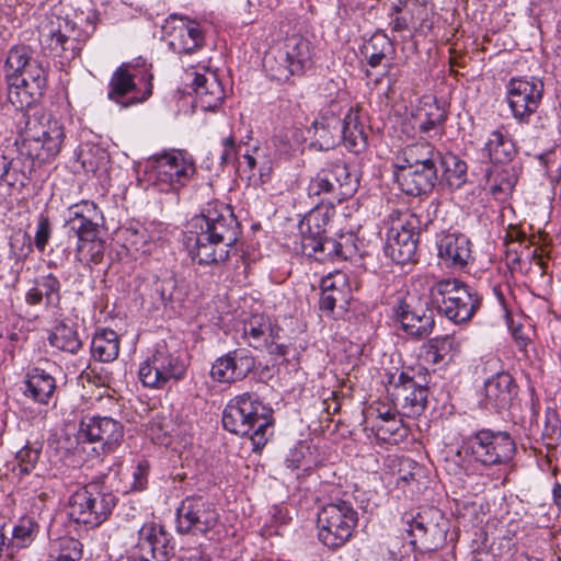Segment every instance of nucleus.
Here are the masks:
<instances>
[{"instance_id":"32","label":"nucleus","mask_w":561,"mask_h":561,"mask_svg":"<svg viewBox=\"0 0 561 561\" xmlns=\"http://www.w3.org/2000/svg\"><path fill=\"white\" fill-rule=\"evenodd\" d=\"M340 140L354 153L363 152L367 147V134L357 108L350 107L342 121Z\"/></svg>"},{"instance_id":"15","label":"nucleus","mask_w":561,"mask_h":561,"mask_svg":"<svg viewBox=\"0 0 561 561\" xmlns=\"http://www.w3.org/2000/svg\"><path fill=\"white\" fill-rule=\"evenodd\" d=\"M282 333L283 329L264 314H252L243 323V336L248 344L274 357L288 354V345L283 342Z\"/></svg>"},{"instance_id":"3","label":"nucleus","mask_w":561,"mask_h":561,"mask_svg":"<svg viewBox=\"0 0 561 561\" xmlns=\"http://www.w3.org/2000/svg\"><path fill=\"white\" fill-rule=\"evenodd\" d=\"M438 202H431L426 215L407 213L404 219L388 231L385 253L393 262L405 264L415 261L419 234L434 220Z\"/></svg>"},{"instance_id":"10","label":"nucleus","mask_w":561,"mask_h":561,"mask_svg":"<svg viewBox=\"0 0 561 561\" xmlns=\"http://www.w3.org/2000/svg\"><path fill=\"white\" fill-rule=\"evenodd\" d=\"M195 173V164L181 151L157 156L152 162V186L163 193L179 192Z\"/></svg>"},{"instance_id":"41","label":"nucleus","mask_w":561,"mask_h":561,"mask_svg":"<svg viewBox=\"0 0 561 561\" xmlns=\"http://www.w3.org/2000/svg\"><path fill=\"white\" fill-rule=\"evenodd\" d=\"M364 54L368 65L373 68L381 65L382 60L393 55V42L381 31L376 32L364 46Z\"/></svg>"},{"instance_id":"47","label":"nucleus","mask_w":561,"mask_h":561,"mask_svg":"<svg viewBox=\"0 0 561 561\" xmlns=\"http://www.w3.org/2000/svg\"><path fill=\"white\" fill-rule=\"evenodd\" d=\"M439 163L445 168L444 175L451 187L459 188L465 184L467 176V163L455 154L440 158Z\"/></svg>"},{"instance_id":"11","label":"nucleus","mask_w":561,"mask_h":561,"mask_svg":"<svg viewBox=\"0 0 561 561\" xmlns=\"http://www.w3.org/2000/svg\"><path fill=\"white\" fill-rule=\"evenodd\" d=\"M194 226L219 242L224 248L232 249L240 234V225L232 208L219 201H211L203 208L202 214L194 218Z\"/></svg>"},{"instance_id":"58","label":"nucleus","mask_w":561,"mask_h":561,"mask_svg":"<svg viewBox=\"0 0 561 561\" xmlns=\"http://www.w3.org/2000/svg\"><path fill=\"white\" fill-rule=\"evenodd\" d=\"M413 21H414V13H411V15L410 14H399V15H396L394 18H391L390 26L393 32L401 33V32L408 31L410 28V25L413 23Z\"/></svg>"},{"instance_id":"5","label":"nucleus","mask_w":561,"mask_h":561,"mask_svg":"<svg viewBox=\"0 0 561 561\" xmlns=\"http://www.w3.org/2000/svg\"><path fill=\"white\" fill-rule=\"evenodd\" d=\"M357 523L358 514L350 502H330L318 513V538L329 549L337 550L353 537Z\"/></svg>"},{"instance_id":"34","label":"nucleus","mask_w":561,"mask_h":561,"mask_svg":"<svg viewBox=\"0 0 561 561\" xmlns=\"http://www.w3.org/2000/svg\"><path fill=\"white\" fill-rule=\"evenodd\" d=\"M301 247L306 255L321 262L347 257L340 241L324 236L317 239L313 237L301 238Z\"/></svg>"},{"instance_id":"56","label":"nucleus","mask_w":561,"mask_h":561,"mask_svg":"<svg viewBox=\"0 0 561 561\" xmlns=\"http://www.w3.org/2000/svg\"><path fill=\"white\" fill-rule=\"evenodd\" d=\"M149 462L147 460H140L133 472V489L141 491L147 486L148 474H149Z\"/></svg>"},{"instance_id":"59","label":"nucleus","mask_w":561,"mask_h":561,"mask_svg":"<svg viewBox=\"0 0 561 561\" xmlns=\"http://www.w3.org/2000/svg\"><path fill=\"white\" fill-rule=\"evenodd\" d=\"M414 9H419L417 4L414 1H402L400 0L398 3L392 4L390 9V18H394L399 14H410L414 13Z\"/></svg>"},{"instance_id":"50","label":"nucleus","mask_w":561,"mask_h":561,"mask_svg":"<svg viewBox=\"0 0 561 561\" xmlns=\"http://www.w3.org/2000/svg\"><path fill=\"white\" fill-rule=\"evenodd\" d=\"M7 81V98L8 101L15 107L23 108L24 106H28L36 96L28 95L25 85H22L21 81L16 76L12 75V77L5 73Z\"/></svg>"},{"instance_id":"16","label":"nucleus","mask_w":561,"mask_h":561,"mask_svg":"<svg viewBox=\"0 0 561 561\" xmlns=\"http://www.w3.org/2000/svg\"><path fill=\"white\" fill-rule=\"evenodd\" d=\"M393 313L403 331L414 337L430 335L435 327L433 309L427 302L414 297L400 298L393 307Z\"/></svg>"},{"instance_id":"21","label":"nucleus","mask_w":561,"mask_h":561,"mask_svg":"<svg viewBox=\"0 0 561 561\" xmlns=\"http://www.w3.org/2000/svg\"><path fill=\"white\" fill-rule=\"evenodd\" d=\"M428 388L417 385L413 378L402 371L394 381L393 403L400 415L417 417L426 408Z\"/></svg>"},{"instance_id":"28","label":"nucleus","mask_w":561,"mask_h":561,"mask_svg":"<svg viewBox=\"0 0 561 561\" xmlns=\"http://www.w3.org/2000/svg\"><path fill=\"white\" fill-rule=\"evenodd\" d=\"M56 391L55 378L39 367L25 374L23 394L38 404L48 405Z\"/></svg>"},{"instance_id":"64","label":"nucleus","mask_w":561,"mask_h":561,"mask_svg":"<svg viewBox=\"0 0 561 561\" xmlns=\"http://www.w3.org/2000/svg\"><path fill=\"white\" fill-rule=\"evenodd\" d=\"M236 153H237V149L225 148L224 152L221 154V161L224 163L230 162L234 158Z\"/></svg>"},{"instance_id":"6","label":"nucleus","mask_w":561,"mask_h":561,"mask_svg":"<svg viewBox=\"0 0 561 561\" xmlns=\"http://www.w3.org/2000/svg\"><path fill=\"white\" fill-rule=\"evenodd\" d=\"M21 152L39 163L54 159L61 150L65 130L61 123L53 118H30L22 134Z\"/></svg>"},{"instance_id":"29","label":"nucleus","mask_w":561,"mask_h":561,"mask_svg":"<svg viewBox=\"0 0 561 561\" xmlns=\"http://www.w3.org/2000/svg\"><path fill=\"white\" fill-rule=\"evenodd\" d=\"M438 256L447 266L463 267L470 259V241L465 234L447 233L437 242Z\"/></svg>"},{"instance_id":"46","label":"nucleus","mask_w":561,"mask_h":561,"mask_svg":"<svg viewBox=\"0 0 561 561\" xmlns=\"http://www.w3.org/2000/svg\"><path fill=\"white\" fill-rule=\"evenodd\" d=\"M328 224V210L323 211L322 208L318 207L312 209L300 224V232L302 238L313 237L317 239L323 237Z\"/></svg>"},{"instance_id":"36","label":"nucleus","mask_w":561,"mask_h":561,"mask_svg":"<svg viewBox=\"0 0 561 561\" xmlns=\"http://www.w3.org/2000/svg\"><path fill=\"white\" fill-rule=\"evenodd\" d=\"M93 500L95 501V482L77 490L69 499V515L77 522L90 526Z\"/></svg>"},{"instance_id":"31","label":"nucleus","mask_w":561,"mask_h":561,"mask_svg":"<svg viewBox=\"0 0 561 561\" xmlns=\"http://www.w3.org/2000/svg\"><path fill=\"white\" fill-rule=\"evenodd\" d=\"M61 284L58 277L51 273L38 276L34 286L25 294V301L30 306H38L45 302L48 308H58L61 300Z\"/></svg>"},{"instance_id":"24","label":"nucleus","mask_w":561,"mask_h":561,"mask_svg":"<svg viewBox=\"0 0 561 561\" xmlns=\"http://www.w3.org/2000/svg\"><path fill=\"white\" fill-rule=\"evenodd\" d=\"M320 310L333 312L335 307L345 309L351 299L348 277L341 271L330 273L321 279Z\"/></svg>"},{"instance_id":"53","label":"nucleus","mask_w":561,"mask_h":561,"mask_svg":"<svg viewBox=\"0 0 561 561\" xmlns=\"http://www.w3.org/2000/svg\"><path fill=\"white\" fill-rule=\"evenodd\" d=\"M41 455V446L26 445L16 453L15 459L21 473H30L37 463Z\"/></svg>"},{"instance_id":"14","label":"nucleus","mask_w":561,"mask_h":561,"mask_svg":"<svg viewBox=\"0 0 561 561\" xmlns=\"http://www.w3.org/2000/svg\"><path fill=\"white\" fill-rule=\"evenodd\" d=\"M214 503L199 495L185 497L176 510V529L180 534H206L218 523Z\"/></svg>"},{"instance_id":"55","label":"nucleus","mask_w":561,"mask_h":561,"mask_svg":"<svg viewBox=\"0 0 561 561\" xmlns=\"http://www.w3.org/2000/svg\"><path fill=\"white\" fill-rule=\"evenodd\" d=\"M226 357L221 356L216 359L211 366L210 376L215 381L218 382H233L229 370V363L226 362Z\"/></svg>"},{"instance_id":"7","label":"nucleus","mask_w":561,"mask_h":561,"mask_svg":"<svg viewBox=\"0 0 561 561\" xmlns=\"http://www.w3.org/2000/svg\"><path fill=\"white\" fill-rule=\"evenodd\" d=\"M186 362L171 352L165 344L158 345L140 365L138 377L144 387L164 389L185 377Z\"/></svg>"},{"instance_id":"61","label":"nucleus","mask_w":561,"mask_h":561,"mask_svg":"<svg viewBox=\"0 0 561 561\" xmlns=\"http://www.w3.org/2000/svg\"><path fill=\"white\" fill-rule=\"evenodd\" d=\"M180 561H209V557L205 554L201 548L195 547L183 550L180 556Z\"/></svg>"},{"instance_id":"27","label":"nucleus","mask_w":561,"mask_h":561,"mask_svg":"<svg viewBox=\"0 0 561 561\" xmlns=\"http://www.w3.org/2000/svg\"><path fill=\"white\" fill-rule=\"evenodd\" d=\"M138 545L141 549L148 548L157 561H168L174 554L170 534L156 523L145 524L140 528Z\"/></svg>"},{"instance_id":"62","label":"nucleus","mask_w":561,"mask_h":561,"mask_svg":"<svg viewBox=\"0 0 561 561\" xmlns=\"http://www.w3.org/2000/svg\"><path fill=\"white\" fill-rule=\"evenodd\" d=\"M512 251L514 252V254H507V265L508 267L511 268V271H516V270H520V262H522V259L520 256L517 254V250L516 249H512Z\"/></svg>"},{"instance_id":"8","label":"nucleus","mask_w":561,"mask_h":561,"mask_svg":"<svg viewBox=\"0 0 561 561\" xmlns=\"http://www.w3.org/2000/svg\"><path fill=\"white\" fill-rule=\"evenodd\" d=\"M462 451L476 462L490 467L508 462L515 453V443L507 432L483 428L466 438Z\"/></svg>"},{"instance_id":"20","label":"nucleus","mask_w":561,"mask_h":561,"mask_svg":"<svg viewBox=\"0 0 561 561\" xmlns=\"http://www.w3.org/2000/svg\"><path fill=\"white\" fill-rule=\"evenodd\" d=\"M137 68L133 64L121 65L112 75L108 83L107 96L111 101L127 107L137 103H142L148 100L152 94V75H148L147 84L140 96H131L124 101L131 92L137 91L135 78L137 76Z\"/></svg>"},{"instance_id":"18","label":"nucleus","mask_w":561,"mask_h":561,"mask_svg":"<svg viewBox=\"0 0 561 561\" xmlns=\"http://www.w3.org/2000/svg\"><path fill=\"white\" fill-rule=\"evenodd\" d=\"M123 437V425L112 417L85 416L80 422L78 438L100 444L103 454L113 453L121 445Z\"/></svg>"},{"instance_id":"51","label":"nucleus","mask_w":561,"mask_h":561,"mask_svg":"<svg viewBox=\"0 0 561 561\" xmlns=\"http://www.w3.org/2000/svg\"><path fill=\"white\" fill-rule=\"evenodd\" d=\"M56 554H51L55 561H80L82 558V543L72 537L60 538L57 542Z\"/></svg>"},{"instance_id":"63","label":"nucleus","mask_w":561,"mask_h":561,"mask_svg":"<svg viewBox=\"0 0 561 561\" xmlns=\"http://www.w3.org/2000/svg\"><path fill=\"white\" fill-rule=\"evenodd\" d=\"M436 128H437V123L434 119H427L420 125V130L422 133H428Z\"/></svg>"},{"instance_id":"30","label":"nucleus","mask_w":561,"mask_h":561,"mask_svg":"<svg viewBox=\"0 0 561 561\" xmlns=\"http://www.w3.org/2000/svg\"><path fill=\"white\" fill-rule=\"evenodd\" d=\"M196 104L204 111H215L224 99L225 90L216 75L195 73L193 81Z\"/></svg>"},{"instance_id":"42","label":"nucleus","mask_w":561,"mask_h":561,"mask_svg":"<svg viewBox=\"0 0 561 561\" xmlns=\"http://www.w3.org/2000/svg\"><path fill=\"white\" fill-rule=\"evenodd\" d=\"M117 502L112 491L95 482V501L93 500L92 515H90V526L98 527L111 515Z\"/></svg>"},{"instance_id":"12","label":"nucleus","mask_w":561,"mask_h":561,"mask_svg":"<svg viewBox=\"0 0 561 561\" xmlns=\"http://www.w3.org/2000/svg\"><path fill=\"white\" fill-rule=\"evenodd\" d=\"M81 33L68 18L56 16L39 31L42 48L51 56L69 61L81 50Z\"/></svg>"},{"instance_id":"39","label":"nucleus","mask_w":561,"mask_h":561,"mask_svg":"<svg viewBox=\"0 0 561 561\" xmlns=\"http://www.w3.org/2000/svg\"><path fill=\"white\" fill-rule=\"evenodd\" d=\"M457 351V343L451 335L431 339L424 346L423 357L431 364L448 363Z\"/></svg>"},{"instance_id":"4","label":"nucleus","mask_w":561,"mask_h":561,"mask_svg":"<svg viewBox=\"0 0 561 561\" xmlns=\"http://www.w3.org/2000/svg\"><path fill=\"white\" fill-rule=\"evenodd\" d=\"M431 293L440 297L436 300L439 312L456 324L470 321L481 307L479 293L457 278L437 280Z\"/></svg>"},{"instance_id":"54","label":"nucleus","mask_w":561,"mask_h":561,"mask_svg":"<svg viewBox=\"0 0 561 561\" xmlns=\"http://www.w3.org/2000/svg\"><path fill=\"white\" fill-rule=\"evenodd\" d=\"M51 224L45 215H39L34 237V244L39 252H44L51 237Z\"/></svg>"},{"instance_id":"26","label":"nucleus","mask_w":561,"mask_h":561,"mask_svg":"<svg viewBox=\"0 0 561 561\" xmlns=\"http://www.w3.org/2000/svg\"><path fill=\"white\" fill-rule=\"evenodd\" d=\"M78 238L76 259L82 264H99L102 262L106 249L105 241L99 236V225L78 227L75 232Z\"/></svg>"},{"instance_id":"2","label":"nucleus","mask_w":561,"mask_h":561,"mask_svg":"<svg viewBox=\"0 0 561 561\" xmlns=\"http://www.w3.org/2000/svg\"><path fill=\"white\" fill-rule=\"evenodd\" d=\"M310 66V42L297 34L286 37L282 45L271 48L263 58L266 76L277 82H286L293 76H301Z\"/></svg>"},{"instance_id":"19","label":"nucleus","mask_w":561,"mask_h":561,"mask_svg":"<svg viewBox=\"0 0 561 561\" xmlns=\"http://www.w3.org/2000/svg\"><path fill=\"white\" fill-rule=\"evenodd\" d=\"M169 47L176 54H192L204 45L201 25L186 16L171 14L163 25Z\"/></svg>"},{"instance_id":"44","label":"nucleus","mask_w":561,"mask_h":561,"mask_svg":"<svg viewBox=\"0 0 561 561\" xmlns=\"http://www.w3.org/2000/svg\"><path fill=\"white\" fill-rule=\"evenodd\" d=\"M233 381L242 380L255 367V358L245 348L234 350L225 355Z\"/></svg>"},{"instance_id":"60","label":"nucleus","mask_w":561,"mask_h":561,"mask_svg":"<svg viewBox=\"0 0 561 561\" xmlns=\"http://www.w3.org/2000/svg\"><path fill=\"white\" fill-rule=\"evenodd\" d=\"M414 9H419L417 4L414 1H402L400 0L398 3L392 4L390 9V18H394L399 14H410L414 13Z\"/></svg>"},{"instance_id":"35","label":"nucleus","mask_w":561,"mask_h":561,"mask_svg":"<svg viewBox=\"0 0 561 561\" xmlns=\"http://www.w3.org/2000/svg\"><path fill=\"white\" fill-rule=\"evenodd\" d=\"M485 178V185L496 199H505L517 182L515 169L506 164H493L486 171Z\"/></svg>"},{"instance_id":"25","label":"nucleus","mask_w":561,"mask_h":561,"mask_svg":"<svg viewBox=\"0 0 561 561\" xmlns=\"http://www.w3.org/2000/svg\"><path fill=\"white\" fill-rule=\"evenodd\" d=\"M485 407L497 412L511 407L517 394V386L508 373H499L485 381Z\"/></svg>"},{"instance_id":"43","label":"nucleus","mask_w":561,"mask_h":561,"mask_svg":"<svg viewBox=\"0 0 561 561\" xmlns=\"http://www.w3.org/2000/svg\"><path fill=\"white\" fill-rule=\"evenodd\" d=\"M51 346L70 354H77L82 347V342L77 331L67 324H58L49 335Z\"/></svg>"},{"instance_id":"52","label":"nucleus","mask_w":561,"mask_h":561,"mask_svg":"<svg viewBox=\"0 0 561 561\" xmlns=\"http://www.w3.org/2000/svg\"><path fill=\"white\" fill-rule=\"evenodd\" d=\"M153 290L161 304L165 307L172 306L175 301L181 299V293L178 290V284L173 277L154 282Z\"/></svg>"},{"instance_id":"9","label":"nucleus","mask_w":561,"mask_h":561,"mask_svg":"<svg viewBox=\"0 0 561 561\" xmlns=\"http://www.w3.org/2000/svg\"><path fill=\"white\" fill-rule=\"evenodd\" d=\"M359 181L355 173L351 172L343 160H335L325 165L311 178L308 184V195L320 197L329 195L337 202H342L357 191Z\"/></svg>"},{"instance_id":"33","label":"nucleus","mask_w":561,"mask_h":561,"mask_svg":"<svg viewBox=\"0 0 561 561\" xmlns=\"http://www.w3.org/2000/svg\"><path fill=\"white\" fill-rule=\"evenodd\" d=\"M190 254L199 265H218L229 257L230 251L199 231L196 232L194 244L190 248Z\"/></svg>"},{"instance_id":"37","label":"nucleus","mask_w":561,"mask_h":561,"mask_svg":"<svg viewBox=\"0 0 561 561\" xmlns=\"http://www.w3.org/2000/svg\"><path fill=\"white\" fill-rule=\"evenodd\" d=\"M485 150L493 164H506L516 153L513 140L500 129L490 134Z\"/></svg>"},{"instance_id":"17","label":"nucleus","mask_w":561,"mask_h":561,"mask_svg":"<svg viewBox=\"0 0 561 561\" xmlns=\"http://www.w3.org/2000/svg\"><path fill=\"white\" fill-rule=\"evenodd\" d=\"M543 83L539 79L530 80L513 78L507 85L508 105L514 118L519 123H528L542 99Z\"/></svg>"},{"instance_id":"48","label":"nucleus","mask_w":561,"mask_h":561,"mask_svg":"<svg viewBox=\"0 0 561 561\" xmlns=\"http://www.w3.org/2000/svg\"><path fill=\"white\" fill-rule=\"evenodd\" d=\"M38 525L32 517H22L12 530V538L9 545L16 548L30 546L37 533Z\"/></svg>"},{"instance_id":"45","label":"nucleus","mask_w":561,"mask_h":561,"mask_svg":"<svg viewBox=\"0 0 561 561\" xmlns=\"http://www.w3.org/2000/svg\"><path fill=\"white\" fill-rule=\"evenodd\" d=\"M99 214L98 206L90 201H82L78 204L72 205L69 208V220L68 225L73 232L78 231V227H84L90 225H98L94 222Z\"/></svg>"},{"instance_id":"13","label":"nucleus","mask_w":561,"mask_h":561,"mask_svg":"<svg viewBox=\"0 0 561 561\" xmlns=\"http://www.w3.org/2000/svg\"><path fill=\"white\" fill-rule=\"evenodd\" d=\"M4 72L16 76L28 95L41 96L46 87L47 73L43 65L33 57L32 49L26 45L12 47L7 56Z\"/></svg>"},{"instance_id":"22","label":"nucleus","mask_w":561,"mask_h":561,"mask_svg":"<svg viewBox=\"0 0 561 561\" xmlns=\"http://www.w3.org/2000/svg\"><path fill=\"white\" fill-rule=\"evenodd\" d=\"M397 182L407 195L430 193L437 182V167L399 164Z\"/></svg>"},{"instance_id":"38","label":"nucleus","mask_w":561,"mask_h":561,"mask_svg":"<svg viewBox=\"0 0 561 561\" xmlns=\"http://www.w3.org/2000/svg\"><path fill=\"white\" fill-rule=\"evenodd\" d=\"M91 352L100 362L108 363L116 359L119 353L117 333L110 329L96 333L92 339Z\"/></svg>"},{"instance_id":"40","label":"nucleus","mask_w":561,"mask_h":561,"mask_svg":"<svg viewBox=\"0 0 561 561\" xmlns=\"http://www.w3.org/2000/svg\"><path fill=\"white\" fill-rule=\"evenodd\" d=\"M440 158V153L430 142L419 141L404 148L402 164L437 167Z\"/></svg>"},{"instance_id":"57","label":"nucleus","mask_w":561,"mask_h":561,"mask_svg":"<svg viewBox=\"0 0 561 561\" xmlns=\"http://www.w3.org/2000/svg\"><path fill=\"white\" fill-rule=\"evenodd\" d=\"M170 427L171 424H164L161 421L153 420L150 423L149 432L153 440H157L159 444H165L164 439L170 433Z\"/></svg>"},{"instance_id":"23","label":"nucleus","mask_w":561,"mask_h":561,"mask_svg":"<svg viewBox=\"0 0 561 561\" xmlns=\"http://www.w3.org/2000/svg\"><path fill=\"white\" fill-rule=\"evenodd\" d=\"M342 105L339 100H331L330 103L323 107L318 118L313 122L314 137L322 149H330L335 146L340 140V130L342 121Z\"/></svg>"},{"instance_id":"49","label":"nucleus","mask_w":561,"mask_h":561,"mask_svg":"<svg viewBox=\"0 0 561 561\" xmlns=\"http://www.w3.org/2000/svg\"><path fill=\"white\" fill-rule=\"evenodd\" d=\"M438 517L440 518L442 514L437 508H428L423 513H419L410 524V533L413 536H416L415 531H419L421 536L427 534L436 535L438 530V523L434 519Z\"/></svg>"},{"instance_id":"1","label":"nucleus","mask_w":561,"mask_h":561,"mask_svg":"<svg viewBox=\"0 0 561 561\" xmlns=\"http://www.w3.org/2000/svg\"><path fill=\"white\" fill-rule=\"evenodd\" d=\"M273 424V410L254 393L236 396L222 412L224 427L234 435L249 436L254 451L266 445Z\"/></svg>"}]
</instances>
